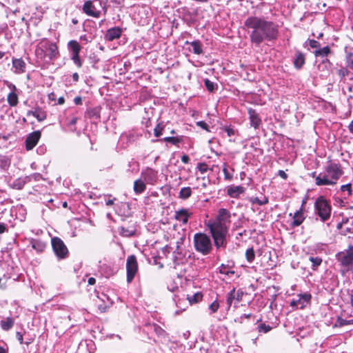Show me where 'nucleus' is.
<instances>
[{
  "mask_svg": "<svg viewBox=\"0 0 353 353\" xmlns=\"http://www.w3.org/2000/svg\"><path fill=\"white\" fill-rule=\"evenodd\" d=\"M30 245L34 250L39 253L43 252L46 248V243L40 239H32Z\"/></svg>",
  "mask_w": 353,
  "mask_h": 353,
  "instance_id": "a878e982",
  "label": "nucleus"
},
{
  "mask_svg": "<svg viewBox=\"0 0 353 353\" xmlns=\"http://www.w3.org/2000/svg\"><path fill=\"white\" fill-rule=\"evenodd\" d=\"M305 220V216L303 211V208H301L299 210H297L293 215V221L291 223L290 225L292 228H295L299 226Z\"/></svg>",
  "mask_w": 353,
  "mask_h": 353,
  "instance_id": "6ab92c4d",
  "label": "nucleus"
},
{
  "mask_svg": "<svg viewBox=\"0 0 353 353\" xmlns=\"http://www.w3.org/2000/svg\"><path fill=\"white\" fill-rule=\"evenodd\" d=\"M193 243L195 250L204 256L210 254L213 249L210 237L203 232H198L194 235Z\"/></svg>",
  "mask_w": 353,
  "mask_h": 353,
  "instance_id": "7ed1b4c3",
  "label": "nucleus"
},
{
  "mask_svg": "<svg viewBox=\"0 0 353 353\" xmlns=\"http://www.w3.org/2000/svg\"><path fill=\"white\" fill-rule=\"evenodd\" d=\"M257 330L259 333H268L272 330V327L270 325H267L265 323H260L257 326Z\"/></svg>",
  "mask_w": 353,
  "mask_h": 353,
  "instance_id": "49530a36",
  "label": "nucleus"
},
{
  "mask_svg": "<svg viewBox=\"0 0 353 353\" xmlns=\"http://www.w3.org/2000/svg\"><path fill=\"white\" fill-rule=\"evenodd\" d=\"M230 217L231 215L229 210L225 208H221L219 210L218 214L215 219L230 225Z\"/></svg>",
  "mask_w": 353,
  "mask_h": 353,
  "instance_id": "f3484780",
  "label": "nucleus"
},
{
  "mask_svg": "<svg viewBox=\"0 0 353 353\" xmlns=\"http://www.w3.org/2000/svg\"><path fill=\"white\" fill-rule=\"evenodd\" d=\"M138 272V263L134 255H130L126 261V281L130 283Z\"/></svg>",
  "mask_w": 353,
  "mask_h": 353,
  "instance_id": "0eeeda50",
  "label": "nucleus"
},
{
  "mask_svg": "<svg viewBox=\"0 0 353 353\" xmlns=\"http://www.w3.org/2000/svg\"><path fill=\"white\" fill-rule=\"evenodd\" d=\"M248 114L249 115L250 126L253 127L255 130L259 129L262 124V121L259 114L252 108H249L248 110Z\"/></svg>",
  "mask_w": 353,
  "mask_h": 353,
  "instance_id": "ddd939ff",
  "label": "nucleus"
},
{
  "mask_svg": "<svg viewBox=\"0 0 353 353\" xmlns=\"http://www.w3.org/2000/svg\"><path fill=\"white\" fill-rule=\"evenodd\" d=\"M196 168L201 174L205 173L208 170V166L205 163H199Z\"/></svg>",
  "mask_w": 353,
  "mask_h": 353,
  "instance_id": "864d4df0",
  "label": "nucleus"
},
{
  "mask_svg": "<svg viewBox=\"0 0 353 353\" xmlns=\"http://www.w3.org/2000/svg\"><path fill=\"white\" fill-rule=\"evenodd\" d=\"M305 63V54L300 51H296L295 56H294V61H293L294 68L297 70H299L303 66Z\"/></svg>",
  "mask_w": 353,
  "mask_h": 353,
  "instance_id": "aec40b11",
  "label": "nucleus"
},
{
  "mask_svg": "<svg viewBox=\"0 0 353 353\" xmlns=\"http://www.w3.org/2000/svg\"><path fill=\"white\" fill-rule=\"evenodd\" d=\"M336 259L343 267L348 270L353 263V245H350L347 250L338 252Z\"/></svg>",
  "mask_w": 353,
  "mask_h": 353,
  "instance_id": "423d86ee",
  "label": "nucleus"
},
{
  "mask_svg": "<svg viewBox=\"0 0 353 353\" xmlns=\"http://www.w3.org/2000/svg\"><path fill=\"white\" fill-rule=\"evenodd\" d=\"M133 189L136 194H140L143 193L146 189V185L144 181L142 179L136 180L134 182Z\"/></svg>",
  "mask_w": 353,
  "mask_h": 353,
  "instance_id": "c756f323",
  "label": "nucleus"
},
{
  "mask_svg": "<svg viewBox=\"0 0 353 353\" xmlns=\"http://www.w3.org/2000/svg\"><path fill=\"white\" fill-rule=\"evenodd\" d=\"M101 110L100 106L88 108L86 111V116L95 122L99 121Z\"/></svg>",
  "mask_w": 353,
  "mask_h": 353,
  "instance_id": "a211bd4d",
  "label": "nucleus"
},
{
  "mask_svg": "<svg viewBox=\"0 0 353 353\" xmlns=\"http://www.w3.org/2000/svg\"><path fill=\"white\" fill-rule=\"evenodd\" d=\"M332 207L329 201L323 196H319L314 203V212L321 221L325 222L330 218Z\"/></svg>",
  "mask_w": 353,
  "mask_h": 353,
  "instance_id": "20e7f679",
  "label": "nucleus"
},
{
  "mask_svg": "<svg viewBox=\"0 0 353 353\" xmlns=\"http://www.w3.org/2000/svg\"><path fill=\"white\" fill-rule=\"evenodd\" d=\"M211 236L213 239L214 246L216 250H220L221 248L225 249L227 246V235L228 232H210Z\"/></svg>",
  "mask_w": 353,
  "mask_h": 353,
  "instance_id": "9d476101",
  "label": "nucleus"
},
{
  "mask_svg": "<svg viewBox=\"0 0 353 353\" xmlns=\"http://www.w3.org/2000/svg\"><path fill=\"white\" fill-rule=\"evenodd\" d=\"M186 44H189L192 47V52L195 54H201L203 53L202 43L199 40H195L191 42L186 41Z\"/></svg>",
  "mask_w": 353,
  "mask_h": 353,
  "instance_id": "cd10ccee",
  "label": "nucleus"
},
{
  "mask_svg": "<svg viewBox=\"0 0 353 353\" xmlns=\"http://www.w3.org/2000/svg\"><path fill=\"white\" fill-rule=\"evenodd\" d=\"M11 160L5 155H0V167L3 170H7L10 168Z\"/></svg>",
  "mask_w": 353,
  "mask_h": 353,
  "instance_id": "72a5a7b5",
  "label": "nucleus"
},
{
  "mask_svg": "<svg viewBox=\"0 0 353 353\" xmlns=\"http://www.w3.org/2000/svg\"><path fill=\"white\" fill-rule=\"evenodd\" d=\"M248 201L252 204H258L259 205H263L268 204L269 202V199L266 196H263V199H260L256 196H252L248 199Z\"/></svg>",
  "mask_w": 353,
  "mask_h": 353,
  "instance_id": "c9c22d12",
  "label": "nucleus"
},
{
  "mask_svg": "<svg viewBox=\"0 0 353 353\" xmlns=\"http://www.w3.org/2000/svg\"><path fill=\"white\" fill-rule=\"evenodd\" d=\"M245 189L243 186L237 185V186H230L228 188L227 194L232 198H237L240 194H242L245 192Z\"/></svg>",
  "mask_w": 353,
  "mask_h": 353,
  "instance_id": "5701e85b",
  "label": "nucleus"
},
{
  "mask_svg": "<svg viewBox=\"0 0 353 353\" xmlns=\"http://www.w3.org/2000/svg\"><path fill=\"white\" fill-rule=\"evenodd\" d=\"M341 190L342 192L347 191V195L350 196L352 194V184L351 183H347V184L341 185Z\"/></svg>",
  "mask_w": 353,
  "mask_h": 353,
  "instance_id": "5fc2aeb1",
  "label": "nucleus"
},
{
  "mask_svg": "<svg viewBox=\"0 0 353 353\" xmlns=\"http://www.w3.org/2000/svg\"><path fill=\"white\" fill-rule=\"evenodd\" d=\"M71 59L73 61L74 63L78 67L81 68L83 63L80 59L79 54H71Z\"/></svg>",
  "mask_w": 353,
  "mask_h": 353,
  "instance_id": "09e8293b",
  "label": "nucleus"
},
{
  "mask_svg": "<svg viewBox=\"0 0 353 353\" xmlns=\"http://www.w3.org/2000/svg\"><path fill=\"white\" fill-rule=\"evenodd\" d=\"M183 139L182 137H167L163 138V139H161L160 141H164L166 143H170L172 145H177L178 143H181Z\"/></svg>",
  "mask_w": 353,
  "mask_h": 353,
  "instance_id": "4c0bfd02",
  "label": "nucleus"
},
{
  "mask_svg": "<svg viewBox=\"0 0 353 353\" xmlns=\"http://www.w3.org/2000/svg\"><path fill=\"white\" fill-rule=\"evenodd\" d=\"M122 33V29L119 27H114L107 30L105 38L107 41H112L119 39Z\"/></svg>",
  "mask_w": 353,
  "mask_h": 353,
  "instance_id": "dca6fc26",
  "label": "nucleus"
},
{
  "mask_svg": "<svg viewBox=\"0 0 353 353\" xmlns=\"http://www.w3.org/2000/svg\"><path fill=\"white\" fill-rule=\"evenodd\" d=\"M309 46L312 48L316 50L321 48V44L319 41L314 40V39H308L307 41Z\"/></svg>",
  "mask_w": 353,
  "mask_h": 353,
  "instance_id": "3c124183",
  "label": "nucleus"
},
{
  "mask_svg": "<svg viewBox=\"0 0 353 353\" xmlns=\"http://www.w3.org/2000/svg\"><path fill=\"white\" fill-rule=\"evenodd\" d=\"M68 48L71 52V54H79L81 47L76 40H71L68 43Z\"/></svg>",
  "mask_w": 353,
  "mask_h": 353,
  "instance_id": "2f4dec72",
  "label": "nucleus"
},
{
  "mask_svg": "<svg viewBox=\"0 0 353 353\" xmlns=\"http://www.w3.org/2000/svg\"><path fill=\"white\" fill-rule=\"evenodd\" d=\"M250 318L254 319L255 316H253L252 314H243L238 319H236L235 321L239 322V323L242 324V323H243L244 319H250Z\"/></svg>",
  "mask_w": 353,
  "mask_h": 353,
  "instance_id": "13d9d810",
  "label": "nucleus"
},
{
  "mask_svg": "<svg viewBox=\"0 0 353 353\" xmlns=\"http://www.w3.org/2000/svg\"><path fill=\"white\" fill-rule=\"evenodd\" d=\"M292 306H296L298 307L299 305H301V301L299 297H298V299H293L291 302V304H290Z\"/></svg>",
  "mask_w": 353,
  "mask_h": 353,
  "instance_id": "774afa93",
  "label": "nucleus"
},
{
  "mask_svg": "<svg viewBox=\"0 0 353 353\" xmlns=\"http://www.w3.org/2000/svg\"><path fill=\"white\" fill-rule=\"evenodd\" d=\"M192 215V212H191L188 209L181 208L175 211L174 219L181 222L183 224H187L188 222V219Z\"/></svg>",
  "mask_w": 353,
  "mask_h": 353,
  "instance_id": "4468645a",
  "label": "nucleus"
},
{
  "mask_svg": "<svg viewBox=\"0 0 353 353\" xmlns=\"http://www.w3.org/2000/svg\"><path fill=\"white\" fill-rule=\"evenodd\" d=\"M338 72V74L339 76L343 79V78H345L346 76L348 75L349 74V72L348 70H347V68H344V67H341V68H340L339 70H338L337 71Z\"/></svg>",
  "mask_w": 353,
  "mask_h": 353,
  "instance_id": "bf43d9fd",
  "label": "nucleus"
},
{
  "mask_svg": "<svg viewBox=\"0 0 353 353\" xmlns=\"http://www.w3.org/2000/svg\"><path fill=\"white\" fill-rule=\"evenodd\" d=\"M41 136L40 130H36L30 133L26 139V148L27 150H32L38 141H39Z\"/></svg>",
  "mask_w": 353,
  "mask_h": 353,
  "instance_id": "f8f14e48",
  "label": "nucleus"
},
{
  "mask_svg": "<svg viewBox=\"0 0 353 353\" xmlns=\"http://www.w3.org/2000/svg\"><path fill=\"white\" fill-rule=\"evenodd\" d=\"M192 195V189L190 187H184L180 190L179 198L185 200Z\"/></svg>",
  "mask_w": 353,
  "mask_h": 353,
  "instance_id": "f704fd0d",
  "label": "nucleus"
},
{
  "mask_svg": "<svg viewBox=\"0 0 353 353\" xmlns=\"http://www.w3.org/2000/svg\"><path fill=\"white\" fill-rule=\"evenodd\" d=\"M119 233L121 236L124 237H130L135 234L136 229L134 227L125 228L121 226L118 229Z\"/></svg>",
  "mask_w": 353,
  "mask_h": 353,
  "instance_id": "c85d7f7f",
  "label": "nucleus"
},
{
  "mask_svg": "<svg viewBox=\"0 0 353 353\" xmlns=\"http://www.w3.org/2000/svg\"><path fill=\"white\" fill-rule=\"evenodd\" d=\"M226 266L224 264H221V265L219 268V272L221 274H229L230 273L233 274V271H226Z\"/></svg>",
  "mask_w": 353,
  "mask_h": 353,
  "instance_id": "69168bd1",
  "label": "nucleus"
},
{
  "mask_svg": "<svg viewBox=\"0 0 353 353\" xmlns=\"http://www.w3.org/2000/svg\"><path fill=\"white\" fill-rule=\"evenodd\" d=\"M204 84H205V86L206 88V89L210 92H214L215 90L217 89L218 88V85L216 83L211 81L210 80H209L208 79H205L204 80Z\"/></svg>",
  "mask_w": 353,
  "mask_h": 353,
  "instance_id": "79ce46f5",
  "label": "nucleus"
},
{
  "mask_svg": "<svg viewBox=\"0 0 353 353\" xmlns=\"http://www.w3.org/2000/svg\"><path fill=\"white\" fill-rule=\"evenodd\" d=\"M14 323V321L11 317H7L0 321L1 327L4 331L10 330L13 327Z\"/></svg>",
  "mask_w": 353,
  "mask_h": 353,
  "instance_id": "7c9ffc66",
  "label": "nucleus"
},
{
  "mask_svg": "<svg viewBox=\"0 0 353 353\" xmlns=\"http://www.w3.org/2000/svg\"><path fill=\"white\" fill-rule=\"evenodd\" d=\"M141 176L145 183L150 185H154L158 179V172L147 168L141 172Z\"/></svg>",
  "mask_w": 353,
  "mask_h": 353,
  "instance_id": "9b49d317",
  "label": "nucleus"
},
{
  "mask_svg": "<svg viewBox=\"0 0 353 353\" xmlns=\"http://www.w3.org/2000/svg\"><path fill=\"white\" fill-rule=\"evenodd\" d=\"M298 297L300 298L301 301V306H300L301 308L305 306V304H307L310 303L312 296L309 293H305L303 294H299Z\"/></svg>",
  "mask_w": 353,
  "mask_h": 353,
  "instance_id": "37998d69",
  "label": "nucleus"
},
{
  "mask_svg": "<svg viewBox=\"0 0 353 353\" xmlns=\"http://www.w3.org/2000/svg\"><path fill=\"white\" fill-rule=\"evenodd\" d=\"M235 299L237 301V302H240L242 300L244 293L242 290H237V292L235 291Z\"/></svg>",
  "mask_w": 353,
  "mask_h": 353,
  "instance_id": "0e129e2a",
  "label": "nucleus"
},
{
  "mask_svg": "<svg viewBox=\"0 0 353 353\" xmlns=\"http://www.w3.org/2000/svg\"><path fill=\"white\" fill-rule=\"evenodd\" d=\"M196 125L199 126L200 128H201L203 130H205L206 131H210L208 129V128H209L208 125L207 124V123H205L203 121H200L196 122Z\"/></svg>",
  "mask_w": 353,
  "mask_h": 353,
  "instance_id": "e2e57ef3",
  "label": "nucleus"
},
{
  "mask_svg": "<svg viewBox=\"0 0 353 353\" xmlns=\"http://www.w3.org/2000/svg\"><path fill=\"white\" fill-rule=\"evenodd\" d=\"M51 244L53 252L59 260L65 259L68 256V248L59 237L52 238Z\"/></svg>",
  "mask_w": 353,
  "mask_h": 353,
  "instance_id": "39448f33",
  "label": "nucleus"
},
{
  "mask_svg": "<svg viewBox=\"0 0 353 353\" xmlns=\"http://www.w3.org/2000/svg\"><path fill=\"white\" fill-rule=\"evenodd\" d=\"M343 174V170L340 163L330 162L323 172L320 173L315 178V183L318 186L333 185Z\"/></svg>",
  "mask_w": 353,
  "mask_h": 353,
  "instance_id": "f03ea898",
  "label": "nucleus"
},
{
  "mask_svg": "<svg viewBox=\"0 0 353 353\" xmlns=\"http://www.w3.org/2000/svg\"><path fill=\"white\" fill-rule=\"evenodd\" d=\"M244 26L248 30L250 39L256 47H259L263 41H274L279 37V26L272 21L259 17H249Z\"/></svg>",
  "mask_w": 353,
  "mask_h": 353,
  "instance_id": "f257e3e1",
  "label": "nucleus"
},
{
  "mask_svg": "<svg viewBox=\"0 0 353 353\" xmlns=\"http://www.w3.org/2000/svg\"><path fill=\"white\" fill-rule=\"evenodd\" d=\"M9 87L12 90V91L8 94L7 101L10 106L14 107L18 104L19 102L18 96L14 92V91L17 90V88L13 84H10Z\"/></svg>",
  "mask_w": 353,
  "mask_h": 353,
  "instance_id": "412c9836",
  "label": "nucleus"
},
{
  "mask_svg": "<svg viewBox=\"0 0 353 353\" xmlns=\"http://www.w3.org/2000/svg\"><path fill=\"white\" fill-rule=\"evenodd\" d=\"M163 130V125L161 123H158L155 128L154 129V134L156 137H159L162 134V131Z\"/></svg>",
  "mask_w": 353,
  "mask_h": 353,
  "instance_id": "603ef678",
  "label": "nucleus"
},
{
  "mask_svg": "<svg viewBox=\"0 0 353 353\" xmlns=\"http://www.w3.org/2000/svg\"><path fill=\"white\" fill-rule=\"evenodd\" d=\"M188 303L187 302L186 299H184L183 301L179 300L176 303V306L179 308V310H177L175 311L174 314L179 315L183 311H185L186 307H188Z\"/></svg>",
  "mask_w": 353,
  "mask_h": 353,
  "instance_id": "58836bf2",
  "label": "nucleus"
},
{
  "mask_svg": "<svg viewBox=\"0 0 353 353\" xmlns=\"http://www.w3.org/2000/svg\"><path fill=\"white\" fill-rule=\"evenodd\" d=\"M347 67L353 69V54L349 53L346 57Z\"/></svg>",
  "mask_w": 353,
  "mask_h": 353,
  "instance_id": "6e6d98bb",
  "label": "nucleus"
},
{
  "mask_svg": "<svg viewBox=\"0 0 353 353\" xmlns=\"http://www.w3.org/2000/svg\"><path fill=\"white\" fill-rule=\"evenodd\" d=\"M66 120L68 126L72 127L76 125L78 118L77 117H72L71 119L67 118Z\"/></svg>",
  "mask_w": 353,
  "mask_h": 353,
  "instance_id": "052dcab7",
  "label": "nucleus"
},
{
  "mask_svg": "<svg viewBox=\"0 0 353 353\" xmlns=\"http://www.w3.org/2000/svg\"><path fill=\"white\" fill-rule=\"evenodd\" d=\"M29 181L28 176L19 177L16 179L10 186L15 190H21Z\"/></svg>",
  "mask_w": 353,
  "mask_h": 353,
  "instance_id": "393cba45",
  "label": "nucleus"
},
{
  "mask_svg": "<svg viewBox=\"0 0 353 353\" xmlns=\"http://www.w3.org/2000/svg\"><path fill=\"white\" fill-rule=\"evenodd\" d=\"M235 289L233 288L228 294H227V299L226 303L228 306V308L230 307V306L232 304L233 301L235 299Z\"/></svg>",
  "mask_w": 353,
  "mask_h": 353,
  "instance_id": "a18cd8bd",
  "label": "nucleus"
},
{
  "mask_svg": "<svg viewBox=\"0 0 353 353\" xmlns=\"http://www.w3.org/2000/svg\"><path fill=\"white\" fill-rule=\"evenodd\" d=\"M95 3H98L101 6V0L85 1L82 8L83 12L88 16L99 18L101 15V11L97 9Z\"/></svg>",
  "mask_w": 353,
  "mask_h": 353,
  "instance_id": "1a4fd4ad",
  "label": "nucleus"
},
{
  "mask_svg": "<svg viewBox=\"0 0 353 353\" xmlns=\"http://www.w3.org/2000/svg\"><path fill=\"white\" fill-rule=\"evenodd\" d=\"M309 261L312 263V269L314 271L317 270L323 261L321 257L313 256L309 257Z\"/></svg>",
  "mask_w": 353,
  "mask_h": 353,
  "instance_id": "e433bc0d",
  "label": "nucleus"
},
{
  "mask_svg": "<svg viewBox=\"0 0 353 353\" xmlns=\"http://www.w3.org/2000/svg\"><path fill=\"white\" fill-rule=\"evenodd\" d=\"M332 53V51L328 46L317 49L314 52L316 57H321L322 59L327 57Z\"/></svg>",
  "mask_w": 353,
  "mask_h": 353,
  "instance_id": "bb28decb",
  "label": "nucleus"
},
{
  "mask_svg": "<svg viewBox=\"0 0 353 353\" xmlns=\"http://www.w3.org/2000/svg\"><path fill=\"white\" fill-rule=\"evenodd\" d=\"M8 231V225L5 223H0V234Z\"/></svg>",
  "mask_w": 353,
  "mask_h": 353,
  "instance_id": "338daca9",
  "label": "nucleus"
},
{
  "mask_svg": "<svg viewBox=\"0 0 353 353\" xmlns=\"http://www.w3.org/2000/svg\"><path fill=\"white\" fill-rule=\"evenodd\" d=\"M203 295L201 293H196L192 296H188L187 299L188 300V304L192 305L194 303H198L199 301L202 299Z\"/></svg>",
  "mask_w": 353,
  "mask_h": 353,
  "instance_id": "c03bdc74",
  "label": "nucleus"
},
{
  "mask_svg": "<svg viewBox=\"0 0 353 353\" xmlns=\"http://www.w3.org/2000/svg\"><path fill=\"white\" fill-rule=\"evenodd\" d=\"M153 331L157 334V336L163 338H165L168 335L167 332L157 324H153Z\"/></svg>",
  "mask_w": 353,
  "mask_h": 353,
  "instance_id": "a19ab883",
  "label": "nucleus"
},
{
  "mask_svg": "<svg viewBox=\"0 0 353 353\" xmlns=\"http://www.w3.org/2000/svg\"><path fill=\"white\" fill-rule=\"evenodd\" d=\"M26 63L22 59H13L12 66L14 68V72L21 74L23 73L26 70Z\"/></svg>",
  "mask_w": 353,
  "mask_h": 353,
  "instance_id": "b1692460",
  "label": "nucleus"
},
{
  "mask_svg": "<svg viewBox=\"0 0 353 353\" xmlns=\"http://www.w3.org/2000/svg\"><path fill=\"white\" fill-rule=\"evenodd\" d=\"M245 259L250 263H252L255 259V252L252 247L249 248L245 251Z\"/></svg>",
  "mask_w": 353,
  "mask_h": 353,
  "instance_id": "ea45409f",
  "label": "nucleus"
},
{
  "mask_svg": "<svg viewBox=\"0 0 353 353\" xmlns=\"http://www.w3.org/2000/svg\"><path fill=\"white\" fill-rule=\"evenodd\" d=\"M223 130L227 133V135L229 137L234 136L236 133V130L231 126H225Z\"/></svg>",
  "mask_w": 353,
  "mask_h": 353,
  "instance_id": "8fccbe9b",
  "label": "nucleus"
},
{
  "mask_svg": "<svg viewBox=\"0 0 353 353\" xmlns=\"http://www.w3.org/2000/svg\"><path fill=\"white\" fill-rule=\"evenodd\" d=\"M42 48L47 52L49 61H54L59 57L58 47L55 43L44 39L41 41Z\"/></svg>",
  "mask_w": 353,
  "mask_h": 353,
  "instance_id": "6e6552de",
  "label": "nucleus"
},
{
  "mask_svg": "<svg viewBox=\"0 0 353 353\" xmlns=\"http://www.w3.org/2000/svg\"><path fill=\"white\" fill-rule=\"evenodd\" d=\"M223 172L224 174V179L228 181H231L232 179V174H230L226 166H224L223 168Z\"/></svg>",
  "mask_w": 353,
  "mask_h": 353,
  "instance_id": "680f3d73",
  "label": "nucleus"
},
{
  "mask_svg": "<svg viewBox=\"0 0 353 353\" xmlns=\"http://www.w3.org/2000/svg\"><path fill=\"white\" fill-rule=\"evenodd\" d=\"M219 302L216 300L214 301V302H212L209 305V309L210 310L212 313L216 312L217 310H219Z\"/></svg>",
  "mask_w": 353,
  "mask_h": 353,
  "instance_id": "4d7b16f0",
  "label": "nucleus"
},
{
  "mask_svg": "<svg viewBox=\"0 0 353 353\" xmlns=\"http://www.w3.org/2000/svg\"><path fill=\"white\" fill-rule=\"evenodd\" d=\"M35 54L38 59L42 61H50L48 60V55L47 52L42 48L41 43H39L37 47L35 50Z\"/></svg>",
  "mask_w": 353,
  "mask_h": 353,
  "instance_id": "473e14b6",
  "label": "nucleus"
},
{
  "mask_svg": "<svg viewBox=\"0 0 353 353\" xmlns=\"http://www.w3.org/2000/svg\"><path fill=\"white\" fill-rule=\"evenodd\" d=\"M228 225L215 219L212 223L208 225L210 232H228Z\"/></svg>",
  "mask_w": 353,
  "mask_h": 353,
  "instance_id": "2eb2a0df",
  "label": "nucleus"
},
{
  "mask_svg": "<svg viewBox=\"0 0 353 353\" xmlns=\"http://www.w3.org/2000/svg\"><path fill=\"white\" fill-rule=\"evenodd\" d=\"M336 325L339 327H343L347 325H353V319L346 320L341 317H339L336 320Z\"/></svg>",
  "mask_w": 353,
  "mask_h": 353,
  "instance_id": "de8ad7c7",
  "label": "nucleus"
},
{
  "mask_svg": "<svg viewBox=\"0 0 353 353\" xmlns=\"http://www.w3.org/2000/svg\"><path fill=\"white\" fill-rule=\"evenodd\" d=\"M30 115L36 117L39 122L44 121L47 117L46 112L42 110L40 108H37L34 110H28L27 116L29 117Z\"/></svg>",
  "mask_w": 353,
  "mask_h": 353,
  "instance_id": "4be33fe9",
  "label": "nucleus"
}]
</instances>
